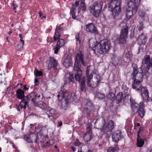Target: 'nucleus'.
<instances>
[{
  "label": "nucleus",
  "mask_w": 152,
  "mask_h": 152,
  "mask_svg": "<svg viewBox=\"0 0 152 152\" xmlns=\"http://www.w3.org/2000/svg\"><path fill=\"white\" fill-rule=\"evenodd\" d=\"M88 44L90 48L96 54L99 53L104 54L109 51L110 47V43L107 39H104L98 42L93 38L90 39L88 40Z\"/></svg>",
  "instance_id": "obj_2"
},
{
  "label": "nucleus",
  "mask_w": 152,
  "mask_h": 152,
  "mask_svg": "<svg viewBox=\"0 0 152 152\" xmlns=\"http://www.w3.org/2000/svg\"><path fill=\"white\" fill-rule=\"evenodd\" d=\"M15 1L14 0L13 1L12 3L11 4L12 6L13 7V9L14 10H15V12H16V11L15 10H16V7H18V5L17 4L15 3Z\"/></svg>",
  "instance_id": "obj_45"
},
{
  "label": "nucleus",
  "mask_w": 152,
  "mask_h": 152,
  "mask_svg": "<svg viewBox=\"0 0 152 152\" xmlns=\"http://www.w3.org/2000/svg\"><path fill=\"white\" fill-rule=\"evenodd\" d=\"M144 28L143 23L141 22L140 23L139 28H138V30L139 31H141Z\"/></svg>",
  "instance_id": "obj_49"
},
{
  "label": "nucleus",
  "mask_w": 152,
  "mask_h": 152,
  "mask_svg": "<svg viewBox=\"0 0 152 152\" xmlns=\"http://www.w3.org/2000/svg\"><path fill=\"white\" fill-rule=\"evenodd\" d=\"M97 96L99 99H104L105 97L104 95L99 93L97 95Z\"/></svg>",
  "instance_id": "obj_48"
},
{
  "label": "nucleus",
  "mask_w": 152,
  "mask_h": 152,
  "mask_svg": "<svg viewBox=\"0 0 152 152\" xmlns=\"http://www.w3.org/2000/svg\"><path fill=\"white\" fill-rule=\"evenodd\" d=\"M86 76L87 78V84H88L89 82H90V80L93 77V75L91 73L90 75L89 74L86 75Z\"/></svg>",
  "instance_id": "obj_44"
},
{
  "label": "nucleus",
  "mask_w": 152,
  "mask_h": 152,
  "mask_svg": "<svg viewBox=\"0 0 152 152\" xmlns=\"http://www.w3.org/2000/svg\"><path fill=\"white\" fill-rule=\"evenodd\" d=\"M74 70L76 71V73L75 75V78L76 80L79 82L81 81L82 77V72L81 69V68H78L76 70L74 67Z\"/></svg>",
  "instance_id": "obj_22"
},
{
  "label": "nucleus",
  "mask_w": 152,
  "mask_h": 152,
  "mask_svg": "<svg viewBox=\"0 0 152 152\" xmlns=\"http://www.w3.org/2000/svg\"><path fill=\"white\" fill-rule=\"evenodd\" d=\"M79 3V1H76L74 4H73L72 5V7L71 9L76 10V7L78 6Z\"/></svg>",
  "instance_id": "obj_42"
},
{
  "label": "nucleus",
  "mask_w": 152,
  "mask_h": 152,
  "mask_svg": "<svg viewBox=\"0 0 152 152\" xmlns=\"http://www.w3.org/2000/svg\"><path fill=\"white\" fill-rule=\"evenodd\" d=\"M144 143V140L141 138L140 135L138 134L137 139V147H141Z\"/></svg>",
  "instance_id": "obj_31"
},
{
  "label": "nucleus",
  "mask_w": 152,
  "mask_h": 152,
  "mask_svg": "<svg viewBox=\"0 0 152 152\" xmlns=\"http://www.w3.org/2000/svg\"><path fill=\"white\" fill-rule=\"evenodd\" d=\"M58 99L60 101L63 99L64 101H62L61 104L62 108L65 110H66L69 107V105L70 102L71 93L69 91L65 89L64 87L61 88V90L58 92L57 95Z\"/></svg>",
  "instance_id": "obj_3"
},
{
  "label": "nucleus",
  "mask_w": 152,
  "mask_h": 152,
  "mask_svg": "<svg viewBox=\"0 0 152 152\" xmlns=\"http://www.w3.org/2000/svg\"><path fill=\"white\" fill-rule=\"evenodd\" d=\"M102 5L101 3L94 2L90 7V10L92 15L95 18L99 17L102 11Z\"/></svg>",
  "instance_id": "obj_7"
},
{
  "label": "nucleus",
  "mask_w": 152,
  "mask_h": 152,
  "mask_svg": "<svg viewBox=\"0 0 152 152\" xmlns=\"http://www.w3.org/2000/svg\"><path fill=\"white\" fill-rule=\"evenodd\" d=\"M19 37L20 38V40L23 39V37H22V35L21 34H19Z\"/></svg>",
  "instance_id": "obj_64"
},
{
  "label": "nucleus",
  "mask_w": 152,
  "mask_h": 152,
  "mask_svg": "<svg viewBox=\"0 0 152 152\" xmlns=\"http://www.w3.org/2000/svg\"><path fill=\"white\" fill-rule=\"evenodd\" d=\"M86 7L85 5H79L78 7V10H82V13L84 14L86 11Z\"/></svg>",
  "instance_id": "obj_39"
},
{
  "label": "nucleus",
  "mask_w": 152,
  "mask_h": 152,
  "mask_svg": "<svg viewBox=\"0 0 152 152\" xmlns=\"http://www.w3.org/2000/svg\"><path fill=\"white\" fill-rule=\"evenodd\" d=\"M75 39L77 44H80L81 43V38L80 37V34L77 33L75 34Z\"/></svg>",
  "instance_id": "obj_38"
},
{
  "label": "nucleus",
  "mask_w": 152,
  "mask_h": 152,
  "mask_svg": "<svg viewBox=\"0 0 152 152\" xmlns=\"http://www.w3.org/2000/svg\"><path fill=\"white\" fill-rule=\"evenodd\" d=\"M62 121H60L59 122H58V126H62Z\"/></svg>",
  "instance_id": "obj_59"
},
{
  "label": "nucleus",
  "mask_w": 152,
  "mask_h": 152,
  "mask_svg": "<svg viewBox=\"0 0 152 152\" xmlns=\"http://www.w3.org/2000/svg\"><path fill=\"white\" fill-rule=\"evenodd\" d=\"M141 94V96L144 102H148L150 101L149 91L146 86H142L140 90L138 91Z\"/></svg>",
  "instance_id": "obj_12"
},
{
  "label": "nucleus",
  "mask_w": 152,
  "mask_h": 152,
  "mask_svg": "<svg viewBox=\"0 0 152 152\" xmlns=\"http://www.w3.org/2000/svg\"><path fill=\"white\" fill-rule=\"evenodd\" d=\"M100 81V79L96 77L94 81H93L92 83L90 82H89V84H87V85L89 87L94 88L97 86Z\"/></svg>",
  "instance_id": "obj_28"
},
{
  "label": "nucleus",
  "mask_w": 152,
  "mask_h": 152,
  "mask_svg": "<svg viewBox=\"0 0 152 152\" xmlns=\"http://www.w3.org/2000/svg\"><path fill=\"white\" fill-rule=\"evenodd\" d=\"M25 91L20 89H18L16 91V96L19 99L21 100L24 99L26 98L25 96Z\"/></svg>",
  "instance_id": "obj_25"
},
{
  "label": "nucleus",
  "mask_w": 152,
  "mask_h": 152,
  "mask_svg": "<svg viewBox=\"0 0 152 152\" xmlns=\"http://www.w3.org/2000/svg\"><path fill=\"white\" fill-rule=\"evenodd\" d=\"M85 0H81L80 2V5H85Z\"/></svg>",
  "instance_id": "obj_55"
},
{
  "label": "nucleus",
  "mask_w": 152,
  "mask_h": 152,
  "mask_svg": "<svg viewBox=\"0 0 152 152\" xmlns=\"http://www.w3.org/2000/svg\"><path fill=\"white\" fill-rule=\"evenodd\" d=\"M123 98V95L122 92H120L115 97V102L117 104L120 103Z\"/></svg>",
  "instance_id": "obj_30"
},
{
  "label": "nucleus",
  "mask_w": 152,
  "mask_h": 152,
  "mask_svg": "<svg viewBox=\"0 0 152 152\" xmlns=\"http://www.w3.org/2000/svg\"><path fill=\"white\" fill-rule=\"evenodd\" d=\"M40 104H39L40 107L42 109H45L47 107V104L44 103L42 101Z\"/></svg>",
  "instance_id": "obj_43"
},
{
  "label": "nucleus",
  "mask_w": 152,
  "mask_h": 152,
  "mask_svg": "<svg viewBox=\"0 0 152 152\" xmlns=\"http://www.w3.org/2000/svg\"><path fill=\"white\" fill-rule=\"evenodd\" d=\"M20 85L23 87V90L25 92L29 89V87L27 85H23L22 83H21Z\"/></svg>",
  "instance_id": "obj_47"
},
{
  "label": "nucleus",
  "mask_w": 152,
  "mask_h": 152,
  "mask_svg": "<svg viewBox=\"0 0 152 152\" xmlns=\"http://www.w3.org/2000/svg\"><path fill=\"white\" fill-rule=\"evenodd\" d=\"M131 107L134 113L140 108V103L139 104L134 100L130 99Z\"/></svg>",
  "instance_id": "obj_24"
},
{
  "label": "nucleus",
  "mask_w": 152,
  "mask_h": 152,
  "mask_svg": "<svg viewBox=\"0 0 152 152\" xmlns=\"http://www.w3.org/2000/svg\"><path fill=\"white\" fill-rule=\"evenodd\" d=\"M23 108L22 107H21L20 105H19L17 108V110L18 111H20V110Z\"/></svg>",
  "instance_id": "obj_57"
},
{
  "label": "nucleus",
  "mask_w": 152,
  "mask_h": 152,
  "mask_svg": "<svg viewBox=\"0 0 152 152\" xmlns=\"http://www.w3.org/2000/svg\"><path fill=\"white\" fill-rule=\"evenodd\" d=\"M29 96L27 95L26 96V98L22 100L21 101V102L24 104L23 106V108L24 109H25L26 106V105H28V104L29 103Z\"/></svg>",
  "instance_id": "obj_35"
},
{
  "label": "nucleus",
  "mask_w": 152,
  "mask_h": 152,
  "mask_svg": "<svg viewBox=\"0 0 152 152\" xmlns=\"http://www.w3.org/2000/svg\"><path fill=\"white\" fill-rule=\"evenodd\" d=\"M105 123L104 118H103L97 119L95 123V124L97 129H100L102 132V130L105 126Z\"/></svg>",
  "instance_id": "obj_19"
},
{
  "label": "nucleus",
  "mask_w": 152,
  "mask_h": 152,
  "mask_svg": "<svg viewBox=\"0 0 152 152\" xmlns=\"http://www.w3.org/2000/svg\"><path fill=\"white\" fill-rule=\"evenodd\" d=\"M24 45L20 43L17 46V48H16L17 50L18 51H20L23 49V46Z\"/></svg>",
  "instance_id": "obj_46"
},
{
  "label": "nucleus",
  "mask_w": 152,
  "mask_h": 152,
  "mask_svg": "<svg viewBox=\"0 0 152 152\" xmlns=\"http://www.w3.org/2000/svg\"><path fill=\"white\" fill-rule=\"evenodd\" d=\"M20 41L21 43V44L24 45V40L23 39H22L20 40Z\"/></svg>",
  "instance_id": "obj_60"
},
{
  "label": "nucleus",
  "mask_w": 152,
  "mask_h": 152,
  "mask_svg": "<svg viewBox=\"0 0 152 152\" xmlns=\"http://www.w3.org/2000/svg\"><path fill=\"white\" fill-rule=\"evenodd\" d=\"M141 0H137V2H135L134 3L132 1L131 2L129 3H128V5L129 8L130 10H127L126 12V16L128 19L132 18L133 13H136L137 11V8L139 5V3Z\"/></svg>",
  "instance_id": "obj_6"
},
{
  "label": "nucleus",
  "mask_w": 152,
  "mask_h": 152,
  "mask_svg": "<svg viewBox=\"0 0 152 152\" xmlns=\"http://www.w3.org/2000/svg\"><path fill=\"white\" fill-rule=\"evenodd\" d=\"M144 63L146 65L142 70V72H139L137 64L134 63L132 66L133 71L131 76L133 80L132 86L133 89L139 91L142 86L141 83L142 81V78L144 76L146 77L149 74V70L152 72V57L150 58L149 55H146L143 60Z\"/></svg>",
  "instance_id": "obj_1"
},
{
  "label": "nucleus",
  "mask_w": 152,
  "mask_h": 152,
  "mask_svg": "<svg viewBox=\"0 0 152 152\" xmlns=\"http://www.w3.org/2000/svg\"><path fill=\"white\" fill-rule=\"evenodd\" d=\"M114 92L110 91L109 94L107 96V98L113 102L115 100V93L116 92L115 90H114Z\"/></svg>",
  "instance_id": "obj_32"
},
{
  "label": "nucleus",
  "mask_w": 152,
  "mask_h": 152,
  "mask_svg": "<svg viewBox=\"0 0 152 152\" xmlns=\"http://www.w3.org/2000/svg\"><path fill=\"white\" fill-rule=\"evenodd\" d=\"M53 38L54 41H57L55 47L53 48L54 50V53L55 54H57L60 48L64 46L66 40L60 38V37L58 38V37H56L55 36H53Z\"/></svg>",
  "instance_id": "obj_10"
},
{
  "label": "nucleus",
  "mask_w": 152,
  "mask_h": 152,
  "mask_svg": "<svg viewBox=\"0 0 152 152\" xmlns=\"http://www.w3.org/2000/svg\"><path fill=\"white\" fill-rule=\"evenodd\" d=\"M34 74L36 77H40L43 75V72L42 71H39L37 70H35Z\"/></svg>",
  "instance_id": "obj_41"
},
{
  "label": "nucleus",
  "mask_w": 152,
  "mask_h": 152,
  "mask_svg": "<svg viewBox=\"0 0 152 152\" xmlns=\"http://www.w3.org/2000/svg\"><path fill=\"white\" fill-rule=\"evenodd\" d=\"M85 79V77H83L81 79V81L79 82L80 84V90L81 91L86 92Z\"/></svg>",
  "instance_id": "obj_29"
},
{
  "label": "nucleus",
  "mask_w": 152,
  "mask_h": 152,
  "mask_svg": "<svg viewBox=\"0 0 152 152\" xmlns=\"http://www.w3.org/2000/svg\"><path fill=\"white\" fill-rule=\"evenodd\" d=\"M140 16L142 18H143L145 17V15L144 12H141L140 13Z\"/></svg>",
  "instance_id": "obj_53"
},
{
  "label": "nucleus",
  "mask_w": 152,
  "mask_h": 152,
  "mask_svg": "<svg viewBox=\"0 0 152 152\" xmlns=\"http://www.w3.org/2000/svg\"><path fill=\"white\" fill-rule=\"evenodd\" d=\"M48 66L50 68H53L54 70H56L58 66L57 61L53 57H50Z\"/></svg>",
  "instance_id": "obj_21"
},
{
  "label": "nucleus",
  "mask_w": 152,
  "mask_h": 152,
  "mask_svg": "<svg viewBox=\"0 0 152 152\" xmlns=\"http://www.w3.org/2000/svg\"><path fill=\"white\" fill-rule=\"evenodd\" d=\"M86 31L88 32L94 33L95 35L98 34L99 31L96 27L92 23H89L86 26Z\"/></svg>",
  "instance_id": "obj_15"
},
{
  "label": "nucleus",
  "mask_w": 152,
  "mask_h": 152,
  "mask_svg": "<svg viewBox=\"0 0 152 152\" xmlns=\"http://www.w3.org/2000/svg\"><path fill=\"white\" fill-rule=\"evenodd\" d=\"M92 132L91 125L89 123L87 124V130L86 133L84 134L83 136L84 141L88 142L90 141L92 138Z\"/></svg>",
  "instance_id": "obj_13"
},
{
  "label": "nucleus",
  "mask_w": 152,
  "mask_h": 152,
  "mask_svg": "<svg viewBox=\"0 0 152 152\" xmlns=\"http://www.w3.org/2000/svg\"><path fill=\"white\" fill-rule=\"evenodd\" d=\"M81 144V143L80 142L78 139H77V140L74 142L73 145L74 146H78Z\"/></svg>",
  "instance_id": "obj_50"
},
{
  "label": "nucleus",
  "mask_w": 152,
  "mask_h": 152,
  "mask_svg": "<svg viewBox=\"0 0 152 152\" xmlns=\"http://www.w3.org/2000/svg\"><path fill=\"white\" fill-rule=\"evenodd\" d=\"M143 128L142 126H140L139 128V130L137 133V136H138V134L139 135V133L141 132H142L143 131Z\"/></svg>",
  "instance_id": "obj_51"
},
{
  "label": "nucleus",
  "mask_w": 152,
  "mask_h": 152,
  "mask_svg": "<svg viewBox=\"0 0 152 152\" xmlns=\"http://www.w3.org/2000/svg\"><path fill=\"white\" fill-rule=\"evenodd\" d=\"M137 43L140 45H145L147 41V36L145 33H142L137 38Z\"/></svg>",
  "instance_id": "obj_18"
},
{
  "label": "nucleus",
  "mask_w": 152,
  "mask_h": 152,
  "mask_svg": "<svg viewBox=\"0 0 152 152\" xmlns=\"http://www.w3.org/2000/svg\"><path fill=\"white\" fill-rule=\"evenodd\" d=\"M29 96V100L30 99L32 102H35L36 100V98L37 97V94L34 92H31Z\"/></svg>",
  "instance_id": "obj_36"
},
{
  "label": "nucleus",
  "mask_w": 152,
  "mask_h": 152,
  "mask_svg": "<svg viewBox=\"0 0 152 152\" xmlns=\"http://www.w3.org/2000/svg\"><path fill=\"white\" fill-rule=\"evenodd\" d=\"M9 30H10V31L8 32V34L9 35H10L12 33V30L11 29H9Z\"/></svg>",
  "instance_id": "obj_63"
},
{
  "label": "nucleus",
  "mask_w": 152,
  "mask_h": 152,
  "mask_svg": "<svg viewBox=\"0 0 152 152\" xmlns=\"http://www.w3.org/2000/svg\"><path fill=\"white\" fill-rule=\"evenodd\" d=\"M71 149L73 151V152H74L75 151L76 148L75 147L72 146H71Z\"/></svg>",
  "instance_id": "obj_61"
},
{
  "label": "nucleus",
  "mask_w": 152,
  "mask_h": 152,
  "mask_svg": "<svg viewBox=\"0 0 152 152\" xmlns=\"http://www.w3.org/2000/svg\"><path fill=\"white\" fill-rule=\"evenodd\" d=\"M72 82L73 83H75V79L72 73H69V76L66 78V80L64 81V84L67 83L70 84Z\"/></svg>",
  "instance_id": "obj_26"
},
{
  "label": "nucleus",
  "mask_w": 152,
  "mask_h": 152,
  "mask_svg": "<svg viewBox=\"0 0 152 152\" xmlns=\"http://www.w3.org/2000/svg\"><path fill=\"white\" fill-rule=\"evenodd\" d=\"M112 137L113 141L118 142L123 138L124 136L122 135V132L121 130H117L113 133Z\"/></svg>",
  "instance_id": "obj_16"
},
{
  "label": "nucleus",
  "mask_w": 152,
  "mask_h": 152,
  "mask_svg": "<svg viewBox=\"0 0 152 152\" xmlns=\"http://www.w3.org/2000/svg\"><path fill=\"white\" fill-rule=\"evenodd\" d=\"M94 106L90 101H86L83 108V113L87 118H88L93 112Z\"/></svg>",
  "instance_id": "obj_9"
},
{
  "label": "nucleus",
  "mask_w": 152,
  "mask_h": 152,
  "mask_svg": "<svg viewBox=\"0 0 152 152\" xmlns=\"http://www.w3.org/2000/svg\"><path fill=\"white\" fill-rule=\"evenodd\" d=\"M144 107V103L143 102H141L140 108L135 112V113H137L141 118H142L144 117L145 113Z\"/></svg>",
  "instance_id": "obj_20"
},
{
  "label": "nucleus",
  "mask_w": 152,
  "mask_h": 152,
  "mask_svg": "<svg viewBox=\"0 0 152 152\" xmlns=\"http://www.w3.org/2000/svg\"><path fill=\"white\" fill-rule=\"evenodd\" d=\"M134 31H132L130 33V38H133L134 37Z\"/></svg>",
  "instance_id": "obj_56"
},
{
  "label": "nucleus",
  "mask_w": 152,
  "mask_h": 152,
  "mask_svg": "<svg viewBox=\"0 0 152 152\" xmlns=\"http://www.w3.org/2000/svg\"><path fill=\"white\" fill-rule=\"evenodd\" d=\"M76 10L70 9V15L74 19H76V18L79 15L80 11L78 10L77 12H76Z\"/></svg>",
  "instance_id": "obj_33"
},
{
  "label": "nucleus",
  "mask_w": 152,
  "mask_h": 152,
  "mask_svg": "<svg viewBox=\"0 0 152 152\" xmlns=\"http://www.w3.org/2000/svg\"><path fill=\"white\" fill-rule=\"evenodd\" d=\"M39 17H41L43 15V13L42 11H40L39 13Z\"/></svg>",
  "instance_id": "obj_58"
},
{
  "label": "nucleus",
  "mask_w": 152,
  "mask_h": 152,
  "mask_svg": "<svg viewBox=\"0 0 152 152\" xmlns=\"http://www.w3.org/2000/svg\"><path fill=\"white\" fill-rule=\"evenodd\" d=\"M29 130L30 133L25 137V140L28 143H32L34 141L36 143L39 138L38 133L33 131L31 129Z\"/></svg>",
  "instance_id": "obj_11"
},
{
  "label": "nucleus",
  "mask_w": 152,
  "mask_h": 152,
  "mask_svg": "<svg viewBox=\"0 0 152 152\" xmlns=\"http://www.w3.org/2000/svg\"><path fill=\"white\" fill-rule=\"evenodd\" d=\"M131 56V54L130 52L129 51H127L125 55V58H126V61H130Z\"/></svg>",
  "instance_id": "obj_40"
},
{
  "label": "nucleus",
  "mask_w": 152,
  "mask_h": 152,
  "mask_svg": "<svg viewBox=\"0 0 152 152\" xmlns=\"http://www.w3.org/2000/svg\"><path fill=\"white\" fill-rule=\"evenodd\" d=\"M63 24L56 26L54 36H55L56 37H58V38L60 37L61 34L63 31Z\"/></svg>",
  "instance_id": "obj_23"
},
{
  "label": "nucleus",
  "mask_w": 152,
  "mask_h": 152,
  "mask_svg": "<svg viewBox=\"0 0 152 152\" xmlns=\"http://www.w3.org/2000/svg\"><path fill=\"white\" fill-rule=\"evenodd\" d=\"M118 146L115 145L114 147H110L107 150V152H117L119 150Z\"/></svg>",
  "instance_id": "obj_37"
},
{
  "label": "nucleus",
  "mask_w": 152,
  "mask_h": 152,
  "mask_svg": "<svg viewBox=\"0 0 152 152\" xmlns=\"http://www.w3.org/2000/svg\"><path fill=\"white\" fill-rule=\"evenodd\" d=\"M55 112L56 111L54 109L49 107L47 109L46 113L48 115V116L52 117L55 114Z\"/></svg>",
  "instance_id": "obj_34"
},
{
  "label": "nucleus",
  "mask_w": 152,
  "mask_h": 152,
  "mask_svg": "<svg viewBox=\"0 0 152 152\" xmlns=\"http://www.w3.org/2000/svg\"><path fill=\"white\" fill-rule=\"evenodd\" d=\"M121 0H110L108 5V9L111 12L112 16L115 19L120 14L121 12Z\"/></svg>",
  "instance_id": "obj_4"
},
{
  "label": "nucleus",
  "mask_w": 152,
  "mask_h": 152,
  "mask_svg": "<svg viewBox=\"0 0 152 152\" xmlns=\"http://www.w3.org/2000/svg\"><path fill=\"white\" fill-rule=\"evenodd\" d=\"M88 66L87 67V69L86 71V75L89 74V69H88Z\"/></svg>",
  "instance_id": "obj_62"
},
{
  "label": "nucleus",
  "mask_w": 152,
  "mask_h": 152,
  "mask_svg": "<svg viewBox=\"0 0 152 152\" xmlns=\"http://www.w3.org/2000/svg\"><path fill=\"white\" fill-rule=\"evenodd\" d=\"M34 83L35 84L34 86H37L39 84V80L37 79H34Z\"/></svg>",
  "instance_id": "obj_52"
},
{
  "label": "nucleus",
  "mask_w": 152,
  "mask_h": 152,
  "mask_svg": "<svg viewBox=\"0 0 152 152\" xmlns=\"http://www.w3.org/2000/svg\"><path fill=\"white\" fill-rule=\"evenodd\" d=\"M140 126V124L139 123H135L134 124V129H136V128Z\"/></svg>",
  "instance_id": "obj_54"
},
{
  "label": "nucleus",
  "mask_w": 152,
  "mask_h": 152,
  "mask_svg": "<svg viewBox=\"0 0 152 152\" xmlns=\"http://www.w3.org/2000/svg\"><path fill=\"white\" fill-rule=\"evenodd\" d=\"M30 126L31 127L30 129L38 133L41 132L42 128V126L40 125H39L37 126H36L34 124H30Z\"/></svg>",
  "instance_id": "obj_27"
},
{
  "label": "nucleus",
  "mask_w": 152,
  "mask_h": 152,
  "mask_svg": "<svg viewBox=\"0 0 152 152\" xmlns=\"http://www.w3.org/2000/svg\"><path fill=\"white\" fill-rule=\"evenodd\" d=\"M62 61L63 65L66 68H69L72 66V56L69 55H67Z\"/></svg>",
  "instance_id": "obj_17"
},
{
  "label": "nucleus",
  "mask_w": 152,
  "mask_h": 152,
  "mask_svg": "<svg viewBox=\"0 0 152 152\" xmlns=\"http://www.w3.org/2000/svg\"><path fill=\"white\" fill-rule=\"evenodd\" d=\"M119 26L122 28L120 31L118 40L120 44L124 45L126 42L129 33V27L127 24L124 22L120 23Z\"/></svg>",
  "instance_id": "obj_5"
},
{
  "label": "nucleus",
  "mask_w": 152,
  "mask_h": 152,
  "mask_svg": "<svg viewBox=\"0 0 152 152\" xmlns=\"http://www.w3.org/2000/svg\"><path fill=\"white\" fill-rule=\"evenodd\" d=\"M114 122L112 120H110L108 124L104 126L102 130V132L107 135L108 134V133H110L114 128Z\"/></svg>",
  "instance_id": "obj_14"
},
{
  "label": "nucleus",
  "mask_w": 152,
  "mask_h": 152,
  "mask_svg": "<svg viewBox=\"0 0 152 152\" xmlns=\"http://www.w3.org/2000/svg\"><path fill=\"white\" fill-rule=\"evenodd\" d=\"M80 63L83 66H86V63L84 61L83 55L82 51H80L79 53L76 54L75 57V61L74 66L75 69L76 70L78 68H81Z\"/></svg>",
  "instance_id": "obj_8"
}]
</instances>
